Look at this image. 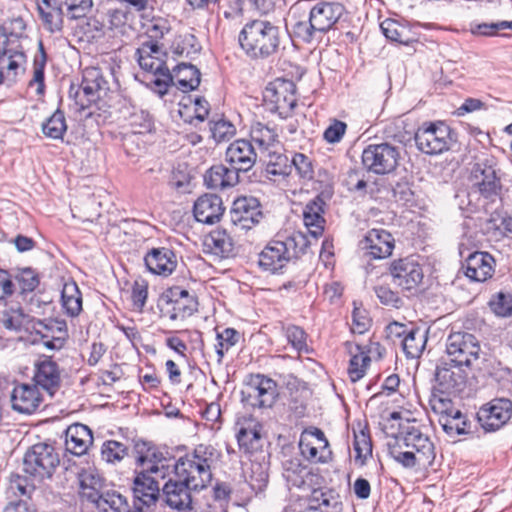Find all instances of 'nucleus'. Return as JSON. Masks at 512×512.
<instances>
[{"instance_id":"obj_1","label":"nucleus","mask_w":512,"mask_h":512,"mask_svg":"<svg viewBox=\"0 0 512 512\" xmlns=\"http://www.w3.org/2000/svg\"><path fill=\"white\" fill-rule=\"evenodd\" d=\"M344 12V6L338 2H317L309 9L307 16L291 24L292 33L300 41L311 43L331 30Z\"/></svg>"},{"instance_id":"obj_2","label":"nucleus","mask_w":512,"mask_h":512,"mask_svg":"<svg viewBox=\"0 0 512 512\" xmlns=\"http://www.w3.org/2000/svg\"><path fill=\"white\" fill-rule=\"evenodd\" d=\"M218 454L211 445L200 444L191 454L180 457L174 464L175 477L194 488H205L212 480L211 468L217 461Z\"/></svg>"},{"instance_id":"obj_3","label":"nucleus","mask_w":512,"mask_h":512,"mask_svg":"<svg viewBox=\"0 0 512 512\" xmlns=\"http://www.w3.org/2000/svg\"><path fill=\"white\" fill-rule=\"evenodd\" d=\"M239 44L249 57L267 58L279 49V27L267 20H252L240 31Z\"/></svg>"},{"instance_id":"obj_4","label":"nucleus","mask_w":512,"mask_h":512,"mask_svg":"<svg viewBox=\"0 0 512 512\" xmlns=\"http://www.w3.org/2000/svg\"><path fill=\"white\" fill-rule=\"evenodd\" d=\"M308 246L306 237L300 232L288 236H278L270 241L259 254V266L268 272L276 273L292 259L304 253Z\"/></svg>"},{"instance_id":"obj_5","label":"nucleus","mask_w":512,"mask_h":512,"mask_svg":"<svg viewBox=\"0 0 512 512\" xmlns=\"http://www.w3.org/2000/svg\"><path fill=\"white\" fill-rule=\"evenodd\" d=\"M417 148L429 155L448 150L454 141L452 131L444 122L423 123L414 135Z\"/></svg>"},{"instance_id":"obj_6","label":"nucleus","mask_w":512,"mask_h":512,"mask_svg":"<svg viewBox=\"0 0 512 512\" xmlns=\"http://www.w3.org/2000/svg\"><path fill=\"white\" fill-rule=\"evenodd\" d=\"M59 463V455L52 445L37 443L25 453L23 469L29 475L45 479L52 476Z\"/></svg>"},{"instance_id":"obj_7","label":"nucleus","mask_w":512,"mask_h":512,"mask_svg":"<svg viewBox=\"0 0 512 512\" xmlns=\"http://www.w3.org/2000/svg\"><path fill=\"white\" fill-rule=\"evenodd\" d=\"M399 158V149L387 142L370 144L362 152L363 166L377 175L393 172L398 166Z\"/></svg>"},{"instance_id":"obj_8","label":"nucleus","mask_w":512,"mask_h":512,"mask_svg":"<svg viewBox=\"0 0 512 512\" xmlns=\"http://www.w3.org/2000/svg\"><path fill=\"white\" fill-rule=\"evenodd\" d=\"M242 402L251 407H272L278 396L277 383L264 375H253L241 391Z\"/></svg>"},{"instance_id":"obj_9","label":"nucleus","mask_w":512,"mask_h":512,"mask_svg":"<svg viewBox=\"0 0 512 512\" xmlns=\"http://www.w3.org/2000/svg\"><path fill=\"white\" fill-rule=\"evenodd\" d=\"M295 92L296 86L293 81L277 78L267 85L263 97L271 110L286 118L296 106Z\"/></svg>"},{"instance_id":"obj_10","label":"nucleus","mask_w":512,"mask_h":512,"mask_svg":"<svg viewBox=\"0 0 512 512\" xmlns=\"http://www.w3.org/2000/svg\"><path fill=\"white\" fill-rule=\"evenodd\" d=\"M446 352L452 363L469 367L479 358L480 345L468 332H453L446 340Z\"/></svg>"},{"instance_id":"obj_11","label":"nucleus","mask_w":512,"mask_h":512,"mask_svg":"<svg viewBox=\"0 0 512 512\" xmlns=\"http://www.w3.org/2000/svg\"><path fill=\"white\" fill-rule=\"evenodd\" d=\"M390 273L393 283L406 291L416 290L424 279L423 267L414 255L394 260Z\"/></svg>"},{"instance_id":"obj_12","label":"nucleus","mask_w":512,"mask_h":512,"mask_svg":"<svg viewBox=\"0 0 512 512\" xmlns=\"http://www.w3.org/2000/svg\"><path fill=\"white\" fill-rule=\"evenodd\" d=\"M107 89V81L102 76L100 69L86 68L83 72L81 85L75 90L71 87L70 96L81 108L86 109L100 98V93Z\"/></svg>"},{"instance_id":"obj_13","label":"nucleus","mask_w":512,"mask_h":512,"mask_svg":"<svg viewBox=\"0 0 512 512\" xmlns=\"http://www.w3.org/2000/svg\"><path fill=\"white\" fill-rule=\"evenodd\" d=\"M398 443L406 446V449H412L419 454L422 459H427L431 462L435 459L434 445L429 437L424 434L415 422H406L400 425V431L394 436Z\"/></svg>"},{"instance_id":"obj_14","label":"nucleus","mask_w":512,"mask_h":512,"mask_svg":"<svg viewBox=\"0 0 512 512\" xmlns=\"http://www.w3.org/2000/svg\"><path fill=\"white\" fill-rule=\"evenodd\" d=\"M511 415L512 402L506 398H498L483 405L477 412V419L485 431L492 432L503 427Z\"/></svg>"},{"instance_id":"obj_15","label":"nucleus","mask_w":512,"mask_h":512,"mask_svg":"<svg viewBox=\"0 0 512 512\" xmlns=\"http://www.w3.org/2000/svg\"><path fill=\"white\" fill-rule=\"evenodd\" d=\"M262 217L260 203L254 197L237 198L229 212L230 222L241 230H250Z\"/></svg>"},{"instance_id":"obj_16","label":"nucleus","mask_w":512,"mask_h":512,"mask_svg":"<svg viewBox=\"0 0 512 512\" xmlns=\"http://www.w3.org/2000/svg\"><path fill=\"white\" fill-rule=\"evenodd\" d=\"M435 380L442 393H460L467 382V372L463 365L442 361L436 368Z\"/></svg>"},{"instance_id":"obj_17","label":"nucleus","mask_w":512,"mask_h":512,"mask_svg":"<svg viewBox=\"0 0 512 512\" xmlns=\"http://www.w3.org/2000/svg\"><path fill=\"white\" fill-rule=\"evenodd\" d=\"M257 151L252 142L246 139H238L231 143L225 153V161L239 175L247 172L255 165Z\"/></svg>"},{"instance_id":"obj_18","label":"nucleus","mask_w":512,"mask_h":512,"mask_svg":"<svg viewBox=\"0 0 512 512\" xmlns=\"http://www.w3.org/2000/svg\"><path fill=\"white\" fill-rule=\"evenodd\" d=\"M472 176L475 180L474 185L483 197L494 199L500 196L502 184L492 163L489 161L476 163L472 170Z\"/></svg>"},{"instance_id":"obj_19","label":"nucleus","mask_w":512,"mask_h":512,"mask_svg":"<svg viewBox=\"0 0 512 512\" xmlns=\"http://www.w3.org/2000/svg\"><path fill=\"white\" fill-rule=\"evenodd\" d=\"M191 491H195L194 488L181 479H169L162 487V496L171 509L188 512L192 510L193 504Z\"/></svg>"},{"instance_id":"obj_20","label":"nucleus","mask_w":512,"mask_h":512,"mask_svg":"<svg viewBox=\"0 0 512 512\" xmlns=\"http://www.w3.org/2000/svg\"><path fill=\"white\" fill-rule=\"evenodd\" d=\"M495 264V259L491 254L476 251L466 258L462 268L469 279L476 282H484L493 276Z\"/></svg>"},{"instance_id":"obj_21","label":"nucleus","mask_w":512,"mask_h":512,"mask_svg":"<svg viewBox=\"0 0 512 512\" xmlns=\"http://www.w3.org/2000/svg\"><path fill=\"white\" fill-rule=\"evenodd\" d=\"M225 211L223 201L216 194H204L194 203L193 213L198 222L214 224L220 221Z\"/></svg>"},{"instance_id":"obj_22","label":"nucleus","mask_w":512,"mask_h":512,"mask_svg":"<svg viewBox=\"0 0 512 512\" xmlns=\"http://www.w3.org/2000/svg\"><path fill=\"white\" fill-rule=\"evenodd\" d=\"M360 247L375 259H383L392 254L394 238L384 229H371L364 239L360 241Z\"/></svg>"},{"instance_id":"obj_23","label":"nucleus","mask_w":512,"mask_h":512,"mask_svg":"<svg viewBox=\"0 0 512 512\" xmlns=\"http://www.w3.org/2000/svg\"><path fill=\"white\" fill-rule=\"evenodd\" d=\"M42 403V396L36 385L20 384L11 393V404L14 411L22 414L34 413Z\"/></svg>"},{"instance_id":"obj_24","label":"nucleus","mask_w":512,"mask_h":512,"mask_svg":"<svg viewBox=\"0 0 512 512\" xmlns=\"http://www.w3.org/2000/svg\"><path fill=\"white\" fill-rule=\"evenodd\" d=\"M139 66L148 72L162 71L167 67L165 62L166 52L163 46L156 41H144L136 51Z\"/></svg>"},{"instance_id":"obj_25","label":"nucleus","mask_w":512,"mask_h":512,"mask_svg":"<svg viewBox=\"0 0 512 512\" xmlns=\"http://www.w3.org/2000/svg\"><path fill=\"white\" fill-rule=\"evenodd\" d=\"M132 490L134 502L141 503L143 506L155 505L160 493L158 480L143 470L137 473Z\"/></svg>"},{"instance_id":"obj_26","label":"nucleus","mask_w":512,"mask_h":512,"mask_svg":"<svg viewBox=\"0 0 512 512\" xmlns=\"http://www.w3.org/2000/svg\"><path fill=\"white\" fill-rule=\"evenodd\" d=\"M92 443L93 435L88 426L74 423L66 429L65 448L67 452L75 456H82L86 454Z\"/></svg>"},{"instance_id":"obj_27","label":"nucleus","mask_w":512,"mask_h":512,"mask_svg":"<svg viewBox=\"0 0 512 512\" xmlns=\"http://www.w3.org/2000/svg\"><path fill=\"white\" fill-rule=\"evenodd\" d=\"M145 265L156 275L168 276L177 266L175 253L166 247L152 248L144 257Z\"/></svg>"},{"instance_id":"obj_28","label":"nucleus","mask_w":512,"mask_h":512,"mask_svg":"<svg viewBox=\"0 0 512 512\" xmlns=\"http://www.w3.org/2000/svg\"><path fill=\"white\" fill-rule=\"evenodd\" d=\"M33 379L36 386H40L53 396L61 385V371L58 364L49 358L38 362Z\"/></svg>"},{"instance_id":"obj_29","label":"nucleus","mask_w":512,"mask_h":512,"mask_svg":"<svg viewBox=\"0 0 512 512\" xmlns=\"http://www.w3.org/2000/svg\"><path fill=\"white\" fill-rule=\"evenodd\" d=\"M234 240L226 229L216 228L204 239L205 251L221 258H228L234 253Z\"/></svg>"},{"instance_id":"obj_30","label":"nucleus","mask_w":512,"mask_h":512,"mask_svg":"<svg viewBox=\"0 0 512 512\" xmlns=\"http://www.w3.org/2000/svg\"><path fill=\"white\" fill-rule=\"evenodd\" d=\"M324 201L320 196H316L309 201L303 209V221L309 233L318 238L324 230Z\"/></svg>"},{"instance_id":"obj_31","label":"nucleus","mask_w":512,"mask_h":512,"mask_svg":"<svg viewBox=\"0 0 512 512\" xmlns=\"http://www.w3.org/2000/svg\"><path fill=\"white\" fill-rule=\"evenodd\" d=\"M204 182L210 189L223 190L235 186L239 182V175L230 167L219 164L212 166L205 173Z\"/></svg>"},{"instance_id":"obj_32","label":"nucleus","mask_w":512,"mask_h":512,"mask_svg":"<svg viewBox=\"0 0 512 512\" xmlns=\"http://www.w3.org/2000/svg\"><path fill=\"white\" fill-rule=\"evenodd\" d=\"M390 456L405 468H413L415 466L432 464L427 459H422L419 454L412 449H406L402 443H398V440L392 437L387 443Z\"/></svg>"},{"instance_id":"obj_33","label":"nucleus","mask_w":512,"mask_h":512,"mask_svg":"<svg viewBox=\"0 0 512 512\" xmlns=\"http://www.w3.org/2000/svg\"><path fill=\"white\" fill-rule=\"evenodd\" d=\"M20 44H16L13 48L8 49V52L0 56V68L6 74L4 79L9 82H15L17 75L23 71V65L26 62V56L20 49Z\"/></svg>"},{"instance_id":"obj_34","label":"nucleus","mask_w":512,"mask_h":512,"mask_svg":"<svg viewBox=\"0 0 512 512\" xmlns=\"http://www.w3.org/2000/svg\"><path fill=\"white\" fill-rule=\"evenodd\" d=\"M173 80L184 92L195 90L200 84L201 73L199 69L187 63H180L173 69Z\"/></svg>"},{"instance_id":"obj_35","label":"nucleus","mask_w":512,"mask_h":512,"mask_svg":"<svg viewBox=\"0 0 512 512\" xmlns=\"http://www.w3.org/2000/svg\"><path fill=\"white\" fill-rule=\"evenodd\" d=\"M78 478L82 497L95 504L104 494L101 492V477L93 470H84L79 473Z\"/></svg>"},{"instance_id":"obj_36","label":"nucleus","mask_w":512,"mask_h":512,"mask_svg":"<svg viewBox=\"0 0 512 512\" xmlns=\"http://www.w3.org/2000/svg\"><path fill=\"white\" fill-rule=\"evenodd\" d=\"M349 353L352 355L349 363L348 374L352 382L360 380L370 363V357L365 347L359 344H348Z\"/></svg>"},{"instance_id":"obj_37","label":"nucleus","mask_w":512,"mask_h":512,"mask_svg":"<svg viewBox=\"0 0 512 512\" xmlns=\"http://www.w3.org/2000/svg\"><path fill=\"white\" fill-rule=\"evenodd\" d=\"M61 300L62 307L67 315L75 317L82 311V295L75 282L64 284Z\"/></svg>"},{"instance_id":"obj_38","label":"nucleus","mask_w":512,"mask_h":512,"mask_svg":"<svg viewBox=\"0 0 512 512\" xmlns=\"http://www.w3.org/2000/svg\"><path fill=\"white\" fill-rule=\"evenodd\" d=\"M404 353L408 358H418L426 345V335L419 328H411L401 341Z\"/></svg>"},{"instance_id":"obj_39","label":"nucleus","mask_w":512,"mask_h":512,"mask_svg":"<svg viewBox=\"0 0 512 512\" xmlns=\"http://www.w3.org/2000/svg\"><path fill=\"white\" fill-rule=\"evenodd\" d=\"M309 474L307 467L303 466L297 458L288 459L283 463V477L293 487H302Z\"/></svg>"},{"instance_id":"obj_40","label":"nucleus","mask_w":512,"mask_h":512,"mask_svg":"<svg viewBox=\"0 0 512 512\" xmlns=\"http://www.w3.org/2000/svg\"><path fill=\"white\" fill-rule=\"evenodd\" d=\"M95 505L99 512H129L127 499L116 491L104 492Z\"/></svg>"},{"instance_id":"obj_41","label":"nucleus","mask_w":512,"mask_h":512,"mask_svg":"<svg viewBox=\"0 0 512 512\" xmlns=\"http://www.w3.org/2000/svg\"><path fill=\"white\" fill-rule=\"evenodd\" d=\"M172 50L178 56L193 58L201 51V45L193 34L184 33L175 38Z\"/></svg>"},{"instance_id":"obj_42","label":"nucleus","mask_w":512,"mask_h":512,"mask_svg":"<svg viewBox=\"0 0 512 512\" xmlns=\"http://www.w3.org/2000/svg\"><path fill=\"white\" fill-rule=\"evenodd\" d=\"M250 137L261 152H267L277 142L278 135L273 129L257 123L252 126Z\"/></svg>"},{"instance_id":"obj_43","label":"nucleus","mask_w":512,"mask_h":512,"mask_svg":"<svg viewBox=\"0 0 512 512\" xmlns=\"http://www.w3.org/2000/svg\"><path fill=\"white\" fill-rule=\"evenodd\" d=\"M381 30L390 41L408 45L412 38L409 30L393 19H386L381 23Z\"/></svg>"},{"instance_id":"obj_44","label":"nucleus","mask_w":512,"mask_h":512,"mask_svg":"<svg viewBox=\"0 0 512 512\" xmlns=\"http://www.w3.org/2000/svg\"><path fill=\"white\" fill-rule=\"evenodd\" d=\"M299 448L302 455L313 462H325L327 456L330 454L328 448L319 447L314 445V441L310 439L309 434H302L299 441Z\"/></svg>"},{"instance_id":"obj_45","label":"nucleus","mask_w":512,"mask_h":512,"mask_svg":"<svg viewBox=\"0 0 512 512\" xmlns=\"http://www.w3.org/2000/svg\"><path fill=\"white\" fill-rule=\"evenodd\" d=\"M66 130V119L61 110H56L42 125L43 133L52 139H61Z\"/></svg>"},{"instance_id":"obj_46","label":"nucleus","mask_w":512,"mask_h":512,"mask_svg":"<svg viewBox=\"0 0 512 512\" xmlns=\"http://www.w3.org/2000/svg\"><path fill=\"white\" fill-rule=\"evenodd\" d=\"M269 159L266 161V172L273 176L286 177L292 171V164L286 155L276 152H268Z\"/></svg>"},{"instance_id":"obj_47","label":"nucleus","mask_w":512,"mask_h":512,"mask_svg":"<svg viewBox=\"0 0 512 512\" xmlns=\"http://www.w3.org/2000/svg\"><path fill=\"white\" fill-rule=\"evenodd\" d=\"M128 455V447L116 440H107L102 444L101 457L107 463L115 464Z\"/></svg>"},{"instance_id":"obj_48","label":"nucleus","mask_w":512,"mask_h":512,"mask_svg":"<svg viewBox=\"0 0 512 512\" xmlns=\"http://www.w3.org/2000/svg\"><path fill=\"white\" fill-rule=\"evenodd\" d=\"M128 124L134 134L150 133L154 127L152 117L144 110L133 112L128 118Z\"/></svg>"},{"instance_id":"obj_49","label":"nucleus","mask_w":512,"mask_h":512,"mask_svg":"<svg viewBox=\"0 0 512 512\" xmlns=\"http://www.w3.org/2000/svg\"><path fill=\"white\" fill-rule=\"evenodd\" d=\"M0 321L6 329L20 331L29 323V316L22 309H9L2 313Z\"/></svg>"},{"instance_id":"obj_50","label":"nucleus","mask_w":512,"mask_h":512,"mask_svg":"<svg viewBox=\"0 0 512 512\" xmlns=\"http://www.w3.org/2000/svg\"><path fill=\"white\" fill-rule=\"evenodd\" d=\"M47 62V55L44 50L42 41L39 42V54L34 58V71L33 78L30 81V85H37V93L42 94L44 92V69Z\"/></svg>"},{"instance_id":"obj_51","label":"nucleus","mask_w":512,"mask_h":512,"mask_svg":"<svg viewBox=\"0 0 512 512\" xmlns=\"http://www.w3.org/2000/svg\"><path fill=\"white\" fill-rule=\"evenodd\" d=\"M240 334L233 328H226L221 332H217L216 352L219 361L225 353L239 341Z\"/></svg>"},{"instance_id":"obj_52","label":"nucleus","mask_w":512,"mask_h":512,"mask_svg":"<svg viewBox=\"0 0 512 512\" xmlns=\"http://www.w3.org/2000/svg\"><path fill=\"white\" fill-rule=\"evenodd\" d=\"M439 423L443 430L450 435H461L466 433V421L464 415L459 410L458 415L442 416L439 417Z\"/></svg>"},{"instance_id":"obj_53","label":"nucleus","mask_w":512,"mask_h":512,"mask_svg":"<svg viewBox=\"0 0 512 512\" xmlns=\"http://www.w3.org/2000/svg\"><path fill=\"white\" fill-rule=\"evenodd\" d=\"M21 293L33 292L40 283L38 274L31 268H22L15 276Z\"/></svg>"},{"instance_id":"obj_54","label":"nucleus","mask_w":512,"mask_h":512,"mask_svg":"<svg viewBox=\"0 0 512 512\" xmlns=\"http://www.w3.org/2000/svg\"><path fill=\"white\" fill-rule=\"evenodd\" d=\"M195 311H197V302L192 295H188L173 305L170 319H184L191 316Z\"/></svg>"},{"instance_id":"obj_55","label":"nucleus","mask_w":512,"mask_h":512,"mask_svg":"<svg viewBox=\"0 0 512 512\" xmlns=\"http://www.w3.org/2000/svg\"><path fill=\"white\" fill-rule=\"evenodd\" d=\"M239 447L245 452H252L259 447L260 434L255 429L241 428L237 433Z\"/></svg>"},{"instance_id":"obj_56","label":"nucleus","mask_w":512,"mask_h":512,"mask_svg":"<svg viewBox=\"0 0 512 512\" xmlns=\"http://www.w3.org/2000/svg\"><path fill=\"white\" fill-rule=\"evenodd\" d=\"M431 408L434 413L438 414L439 417L458 415L459 409H457L452 400L441 393V395H434L430 400Z\"/></svg>"},{"instance_id":"obj_57","label":"nucleus","mask_w":512,"mask_h":512,"mask_svg":"<svg viewBox=\"0 0 512 512\" xmlns=\"http://www.w3.org/2000/svg\"><path fill=\"white\" fill-rule=\"evenodd\" d=\"M171 468H173V464H170V460L159 453L158 457L154 458L152 463L142 470L157 480L158 478L164 479L170 473Z\"/></svg>"},{"instance_id":"obj_58","label":"nucleus","mask_w":512,"mask_h":512,"mask_svg":"<svg viewBox=\"0 0 512 512\" xmlns=\"http://www.w3.org/2000/svg\"><path fill=\"white\" fill-rule=\"evenodd\" d=\"M134 452L136 457V464L138 467L144 469L148 464L152 463L154 458L158 457V454L154 449L148 446L144 441H136L134 445Z\"/></svg>"},{"instance_id":"obj_59","label":"nucleus","mask_w":512,"mask_h":512,"mask_svg":"<svg viewBox=\"0 0 512 512\" xmlns=\"http://www.w3.org/2000/svg\"><path fill=\"white\" fill-rule=\"evenodd\" d=\"M268 474L263 466L259 463L251 465V474L247 478V483L251 489L258 493L261 492L267 485Z\"/></svg>"},{"instance_id":"obj_60","label":"nucleus","mask_w":512,"mask_h":512,"mask_svg":"<svg viewBox=\"0 0 512 512\" xmlns=\"http://www.w3.org/2000/svg\"><path fill=\"white\" fill-rule=\"evenodd\" d=\"M151 84L153 85V90L159 96H164L168 92L169 86L174 84L173 76L169 68L165 67L162 71L154 72Z\"/></svg>"},{"instance_id":"obj_61","label":"nucleus","mask_w":512,"mask_h":512,"mask_svg":"<svg viewBox=\"0 0 512 512\" xmlns=\"http://www.w3.org/2000/svg\"><path fill=\"white\" fill-rule=\"evenodd\" d=\"M212 137L216 142H222L231 139L236 132L235 126L227 120L213 122L210 127Z\"/></svg>"},{"instance_id":"obj_62","label":"nucleus","mask_w":512,"mask_h":512,"mask_svg":"<svg viewBox=\"0 0 512 512\" xmlns=\"http://www.w3.org/2000/svg\"><path fill=\"white\" fill-rule=\"evenodd\" d=\"M286 337L292 347L299 353L308 352L306 343V333L298 326H288L286 328Z\"/></svg>"},{"instance_id":"obj_63","label":"nucleus","mask_w":512,"mask_h":512,"mask_svg":"<svg viewBox=\"0 0 512 512\" xmlns=\"http://www.w3.org/2000/svg\"><path fill=\"white\" fill-rule=\"evenodd\" d=\"M492 311L501 317H507L512 314V297L502 292L498 293L489 302Z\"/></svg>"},{"instance_id":"obj_64","label":"nucleus","mask_w":512,"mask_h":512,"mask_svg":"<svg viewBox=\"0 0 512 512\" xmlns=\"http://www.w3.org/2000/svg\"><path fill=\"white\" fill-rule=\"evenodd\" d=\"M290 163L292 164V168L294 167L301 178L307 180L313 178L314 171L312 161L306 155L296 153L290 160Z\"/></svg>"}]
</instances>
